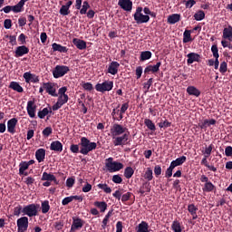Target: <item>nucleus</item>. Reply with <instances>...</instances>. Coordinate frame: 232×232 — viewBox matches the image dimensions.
Segmentation results:
<instances>
[{
  "label": "nucleus",
  "mask_w": 232,
  "mask_h": 232,
  "mask_svg": "<svg viewBox=\"0 0 232 232\" xmlns=\"http://www.w3.org/2000/svg\"><path fill=\"white\" fill-rule=\"evenodd\" d=\"M73 5V1H67L66 5H62L60 8L59 14L61 15H70V7Z\"/></svg>",
  "instance_id": "nucleus-19"
},
{
  "label": "nucleus",
  "mask_w": 232,
  "mask_h": 232,
  "mask_svg": "<svg viewBox=\"0 0 232 232\" xmlns=\"http://www.w3.org/2000/svg\"><path fill=\"white\" fill-rule=\"evenodd\" d=\"M205 18H206V13H204L203 10H198L194 14L195 21H203V19H205Z\"/></svg>",
  "instance_id": "nucleus-41"
},
{
  "label": "nucleus",
  "mask_w": 232,
  "mask_h": 232,
  "mask_svg": "<svg viewBox=\"0 0 232 232\" xmlns=\"http://www.w3.org/2000/svg\"><path fill=\"white\" fill-rule=\"evenodd\" d=\"M126 131H128V128L119 123H114L112 128L111 129V137H119L126 133Z\"/></svg>",
  "instance_id": "nucleus-7"
},
{
  "label": "nucleus",
  "mask_w": 232,
  "mask_h": 232,
  "mask_svg": "<svg viewBox=\"0 0 232 232\" xmlns=\"http://www.w3.org/2000/svg\"><path fill=\"white\" fill-rule=\"evenodd\" d=\"M89 8H90V4L88 3V1H84L82 3V9L80 10L81 15H85V14L88 13Z\"/></svg>",
  "instance_id": "nucleus-45"
},
{
  "label": "nucleus",
  "mask_w": 232,
  "mask_h": 232,
  "mask_svg": "<svg viewBox=\"0 0 232 232\" xmlns=\"http://www.w3.org/2000/svg\"><path fill=\"white\" fill-rule=\"evenodd\" d=\"M28 0H20L15 5H12L14 14H20L24 9V3Z\"/></svg>",
  "instance_id": "nucleus-23"
},
{
  "label": "nucleus",
  "mask_w": 232,
  "mask_h": 232,
  "mask_svg": "<svg viewBox=\"0 0 232 232\" xmlns=\"http://www.w3.org/2000/svg\"><path fill=\"white\" fill-rule=\"evenodd\" d=\"M38 209H39V205L30 204L23 208L22 213H24V215H27V217H30V218L37 217Z\"/></svg>",
  "instance_id": "nucleus-5"
},
{
  "label": "nucleus",
  "mask_w": 232,
  "mask_h": 232,
  "mask_svg": "<svg viewBox=\"0 0 232 232\" xmlns=\"http://www.w3.org/2000/svg\"><path fill=\"white\" fill-rule=\"evenodd\" d=\"M105 168L110 173H115V171H121L124 165L121 162L113 161V158H108L105 160Z\"/></svg>",
  "instance_id": "nucleus-2"
},
{
  "label": "nucleus",
  "mask_w": 232,
  "mask_h": 232,
  "mask_svg": "<svg viewBox=\"0 0 232 232\" xmlns=\"http://www.w3.org/2000/svg\"><path fill=\"white\" fill-rule=\"evenodd\" d=\"M191 41H193V38H191V30H185V32L183 33L184 44L191 43Z\"/></svg>",
  "instance_id": "nucleus-38"
},
{
  "label": "nucleus",
  "mask_w": 232,
  "mask_h": 232,
  "mask_svg": "<svg viewBox=\"0 0 232 232\" xmlns=\"http://www.w3.org/2000/svg\"><path fill=\"white\" fill-rule=\"evenodd\" d=\"M68 72H70V67L66 65H56L53 70V77L54 79H61V77H64Z\"/></svg>",
  "instance_id": "nucleus-4"
},
{
  "label": "nucleus",
  "mask_w": 232,
  "mask_h": 232,
  "mask_svg": "<svg viewBox=\"0 0 232 232\" xmlns=\"http://www.w3.org/2000/svg\"><path fill=\"white\" fill-rule=\"evenodd\" d=\"M187 57L188 64H193V63H200V54L197 53H189L188 54H187Z\"/></svg>",
  "instance_id": "nucleus-17"
},
{
  "label": "nucleus",
  "mask_w": 232,
  "mask_h": 232,
  "mask_svg": "<svg viewBox=\"0 0 232 232\" xmlns=\"http://www.w3.org/2000/svg\"><path fill=\"white\" fill-rule=\"evenodd\" d=\"M17 122H18V121L16 118H13L7 121L8 133H12V135H14V133H15V127L17 126Z\"/></svg>",
  "instance_id": "nucleus-20"
},
{
  "label": "nucleus",
  "mask_w": 232,
  "mask_h": 232,
  "mask_svg": "<svg viewBox=\"0 0 232 232\" xmlns=\"http://www.w3.org/2000/svg\"><path fill=\"white\" fill-rule=\"evenodd\" d=\"M213 144H210L208 147L205 148V150H202L204 157H210L211 152L213 151Z\"/></svg>",
  "instance_id": "nucleus-48"
},
{
  "label": "nucleus",
  "mask_w": 232,
  "mask_h": 232,
  "mask_svg": "<svg viewBox=\"0 0 232 232\" xmlns=\"http://www.w3.org/2000/svg\"><path fill=\"white\" fill-rule=\"evenodd\" d=\"M72 44L78 48V50H86V42L79 38L72 39Z\"/></svg>",
  "instance_id": "nucleus-25"
},
{
  "label": "nucleus",
  "mask_w": 232,
  "mask_h": 232,
  "mask_svg": "<svg viewBox=\"0 0 232 232\" xmlns=\"http://www.w3.org/2000/svg\"><path fill=\"white\" fill-rule=\"evenodd\" d=\"M134 21L137 24H144L150 23V15L142 14V7L139 6L133 14Z\"/></svg>",
  "instance_id": "nucleus-3"
},
{
  "label": "nucleus",
  "mask_w": 232,
  "mask_h": 232,
  "mask_svg": "<svg viewBox=\"0 0 232 232\" xmlns=\"http://www.w3.org/2000/svg\"><path fill=\"white\" fill-rule=\"evenodd\" d=\"M45 158H46V150L38 149L35 151V159L38 162H44Z\"/></svg>",
  "instance_id": "nucleus-24"
},
{
  "label": "nucleus",
  "mask_w": 232,
  "mask_h": 232,
  "mask_svg": "<svg viewBox=\"0 0 232 232\" xmlns=\"http://www.w3.org/2000/svg\"><path fill=\"white\" fill-rule=\"evenodd\" d=\"M187 93L194 97H200L201 92L200 90H198L197 87L190 85L187 88Z\"/></svg>",
  "instance_id": "nucleus-29"
},
{
  "label": "nucleus",
  "mask_w": 232,
  "mask_h": 232,
  "mask_svg": "<svg viewBox=\"0 0 232 232\" xmlns=\"http://www.w3.org/2000/svg\"><path fill=\"white\" fill-rule=\"evenodd\" d=\"M183 3H185L186 8H193L197 5V1L195 0H184Z\"/></svg>",
  "instance_id": "nucleus-57"
},
{
  "label": "nucleus",
  "mask_w": 232,
  "mask_h": 232,
  "mask_svg": "<svg viewBox=\"0 0 232 232\" xmlns=\"http://www.w3.org/2000/svg\"><path fill=\"white\" fill-rule=\"evenodd\" d=\"M111 180L114 184H122V178L121 175H113Z\"/></svg>",
  "instance_id": "nucleus-59"
},
{
  "label": "nucleus",
  "mask_w": 232,
  "mask_h": 232,
  "mask_svg": "<svg viewBox=\"0 0 232 232\" xmlns=\"http://www.w3.org/2000/svg\"><path fill=\"white\" fill-rule=\"evenodd\" d=\"M216 188L215 185H213V183L211 181H208L207 183H205L202 190L205 193H211V191H213Z\"/></svg>",
  "instance_id": "nucleus-39"
},
{
  "label": "nucleus",
  "mask_w": 232,
  "mask_h": 232,
  "mask_svg": "<svg viewBox=\"0 0 232 232\" xmlns=\"http://www.w3.org/2000/svg\"><path fill=\"white\" fill-rule=\"evenodd\" d=\"M30 168L29 165H27L26 161H21L19 163V175H24V177H28V172H26V169Z\"/></svg>",
  "instance_id": "nucleus-28"
},
{
  "label": "nucleus",
  "mask_w": 232,
  "mask_h": 232,
  "mask_svg": "<svg viewBox=\"0 0 232 232\" xmlns=\"http://www.w3.org/2000/svg\"><path fill=\"white\" fill-rule=\"evenodd\" d=\"M144 124L148 128V130H150V131H156L157 130V127L155 126V123H153V121H151L150 119H145L144 120Z\"/></svg>",
  "instance_id": "nucleus-37"
},
{
  "label": "nucleus",
  "mask_w": 232,
  "mask_h": 232,
  "mask_svg": "<svg viewBox=\"0 0 232 232\" xmlns=\"http://www.w3.org/2000/svg\"><path fill=\"white\" fill-rule=\"evenodd\" d=\"M186 160H188V158H186V156H181L175 160H172L170 162V166H173L174 168H177V166H182Z\"/></svg>",
  "instance_id": "nucleus-32"
},
{
  "label": "nucleus",
  "mask_w": 232,
  "mask_h": 232,
  "mask_svg": "<svg viewBox=\"0 0 232 232\" xmlns=\"http://www.w3.org/2000/svg\"><path fill=\"white\" fill-rule=\"evenodd\" d=\"M68 99H69L68 95H63L58 97V101L63 106H64V104L68 102Z\"/></svg>",
  "instance_id": "nucleus-63"
},
{
  "label": "nucleus",
  "mask_w": 232,
  "mask_h": 232,
  "mask_svg": "<svg viewBox=\"0 0 232 232\" xmlns=\"http://www.w3.org/2000/svg\"><path fill=\"white\" fill-rule=\"evenodd\" d=\"M171 229L174 232H182V227L180 226V222L179 220L175 219L172 222Z\"/></svg>",
  "instance_id": "nucleus-40"
},
{
  "label": "nucleus",
  "mask_w": 232,
  "mask_h": 232,
  "mask_svg": "<svg viewBox=\"0 0 232 232\" xmlns=\"http://www.w3.org/2000/svg\"><path fill=\"white\" fill-rule=\"evenodd\" d=\"M52 49H53V52H60V53H68V49L66 46H63L57 43H53L52 44Z\"/></svg>",
  "instance_id": "nucleus-26"
},
{
  "label": "nucleus",
  "mask_w": 232,
  "mask_h": 232,
  "mask_svg": "<svg viewBox=\"0 0 232 232\" xmlns=\"http://www.w3.org/2000/svg\"><path fill=\"white\" fill-rule=\"evenodd\" d=\"M231 34H232V26L228 25L227 27H225L223 30V39L229 37Z\"/></svg>",
  "instance_id": "nucleus-47"
},
{
  "label": "nucleus",
  "mask_w": 232,
  "mask_h": 232,
  "mask_svg": "<svg viewBox=\"0 0 232 232\" xmlns=\"http://www.w3.org/2000/svg\"><path fill=\"white\" fill-rule=\"evenodd\" d=\"M41 180H46L50 182H54V184H59V181L57 180V178L53 174H50L48 172H44L42 175Z\"/></svg>",
  "instance_id": "nucleus-22"
},
{
  "label": "nucleus",
  "mask_w": 232,
  "mask_h": 232,
  "mask_svg": "<svg viewBox=\"0 0 232 232\" xmlns=\"http://www.w3.org/2000/svg\"><path fill=\"white\" fill-rule=\"evenodd\" d=\"M159 128H160L162 130V128L164 130H166V128H169L171 126V122L168 121V120H165L164 121H160V123H158Z\"/></svg>",
  "instance_id": "nucleus-56"
},
{
  "label": "nucleus",
  "mask_w": 232,
  "mask_h": 232,
  "mask_svg": "<svg viewBox=\"0 0 232 232\" xmlns=\"http://www.w3.org/2000/svg\"><path fill=\"white\" fill-rule=\"evenodd\" d=\"M130 139V132H125L122 136H112V143L114 146H124Z\"/></svg>",
  "instance_id": "nucleus-8"
},
{
  "label": "nucleus",
  "mask_w": 232,
  "mask_h": 232,
  "mask_svg": "<svg viewBox=\"0 0 232 232\" xmlns=\"http://www.w3.org/2000/svg\"><path fill=\"white\" fill-rule=\"evenodd\" d=\"M150 191H151V185L150 182L146 181L140 188L139 193H140V195H144V193H150Z\"/></svg>",
  "instance_id": "nucleus-34"
},
{
  "label": "nucleus",
  "mask_w": 232,
  "mask_h": 232,
  "mask_svg": "<svg viewBox=\"0 0 232 232\" xmlns=\"http://www.w3.org/2000/svg\"><path fill=\"white\" fill-rule=\"evenodd\" d=\"M53 227L56 229V231H61V229H63V227H64V222H63V221H56L53 224Z\"/></svg>",
  "instance_id": "nucleus-60"
},
{
  "label": "nucleus",
  "mask_w": 232,
  "mask_h": 232,
  "mask_svg": "<svg viewBox=\"0 0 232 232\" xmlns=\"http://www.w3.org/2000/svg\"><path fill=\"white\" fill-rule=\"evenodd\" d=\"M93 206H95V208H98L101 213H104V211L108 209V204L106 203V201H95L93 203Z\"/></svg>",
  "instance_id": "nucleus-31"
},
{
  "label": "nucleus",
  "mask_w": 232,
  "mask_h": 232,
  "mask_svg": "<svg viewBox=\"0 0 232 232\" xmlns=\"http://www.w3.org/2000/svg\"><path fill=\"white\" fill-rule=\"evenodd\" d=\"M173 169H175V168L169 165V167L167 169L165 172L166 179H171V177H173Z\"/></svg>",
  "instance_id": "nucleus-54"
},
{
  "label": "nucleus",
  "mask_w": 232,
  "mask_h": 232,
  "mask_svg": "<svg viewBox=\"0 0 232 232\" xmlns=\"http://www.w3.org/2000/svg\"><path fill=\"white\" fill-rule=\"evenodd\" d=\"M79 146H81V145L80 144H72L70 146V151L74 154L81 153V150H79Z\"/></svg>",
  "instance_id": "nucleus-55"
},
{
  "label": "nucleus",
  "mask_w": 232,
  "mask_h": 232,
  "mask_svg": "<svg viewBox=\"0 0 232 232\" xmlns=\"http://www.w3.org/2000/svg\"><path fill=\"white\" fill-rule=\"evenodd\" d=\"M153 55L150 51H143L140 53V61L144 63V61L150 60V58Z\"/></svg>",
  "instance_id": "nucleus-36"
},
{
  "label": "nucleus",
  "mask_w": 232,
  "mask_h": 232,
  "mask_svg": "<svg viewBox=\"0 0 232 232\" xmlns=\"http://www.w3.org/2000/svg\"><path fill=\"white\" fill-rule=\"evenodd\" d=\"M133 193L131 192H127L126 194H123L121 196V202H128V200H130V198H131Z\"/></svg>",
  "instance_id": "nucleus-62"
},
{
  "label": "nucleus",
  "mask_w": 232,
  "mask_h": 232,
  "mask_svg": "<svg viewBox=\"0 0 232 232\" xmlns=\"http://www.w3.org/2000/svg\"><path fill=\"white\" fill-rule=\"evenodd\" d=\"M44 88L48 95H51L52 97H59V94H57V89L55 88V83L50 82H44Z\"/></svg>",
  "instance_id": "nucleus-10"
},
{
  "label": "nucleus",
  "mask_w": 232,
  "mask_h": 232,
  "mask_svg": "<svg viewBox=\"0 0 232 232\" xmlns=\"http://www.w3.org/2000/svg\"><path fill=\"white\" fill-rule=\"evenodd\" d=\"M225 155H226V157H232V147L231 146L226 147Z\"/></svg>",
  "instance_id": "nucleus-64"
},
{
  "label": "nucleus",
  "mask_w": 232,
  "mask_h": 232,
  "mask_svg": "<svg viewBox=\"0 0 232 232\" xmlns=\"http://www.w3.org/2000/svg\"><path fill=\"white\" fill-rule=\"evenodd\" d=\"M118 5L125 12H131L133 10V2L131 0H119Z\"/></svg>",
  "instance_id": "nucleus-12"
},
{
  "label": "nucleus",
  "mask_w": 232,
  "mask_h": 232,
  "mask_svg": "<svg viewBox=\"0 0 232 232\" xmlns=\"http://www.w3.org/2000/svg\"><path fill=\"white\" fill-rule=\"evenodd\" d=\"M143 177L145 180H148V182L153 180V170L151 169V168H147V170L145 171Z\"/></svg>",
  "instance_id": "nucleus-42"
},
{
  "label": "nucleus",
  "mask_w": 232,
  "mask_h": 232,
  "mask_svg": "<svg viewBox=\"0 0 232 232\" xmlns=\"http://www.w3.org/2000/svg\"><path fill=\"white\" fill-rule=\"evenodd\" d=\"M52 133H53V129H52V127H46L43 131H42V135H44V137L48 138L49 135H52Z\"/></svg>",
  "instance_id": "nucleus-52"
},
{
  "label": "nucleus",
  "mask_w": 232,
  "mask_h": 232,
  "mask_svg": "<svg viewBox=\"0 0 232 232\" xmlns=\"http://www.w3.org/2000/svg\"><path fill=\"white\" fill-rule=\"evenodd\" d=\"M180 21V14H172L168 16L167 22L169 24H176V23H179Z\"/></svg>",
  "instance_id": "nucleus-33"
},
{
  "label": "nucleus",
  "mask_w": 232,
  "mask_h": 232,
  "mask_svg": "<svg viewBox=\"0 0 232 232\" xmlns=\"http://www.w3.org/2000/svg\"><path fill=\"white\" fill-rule=\"evenodd\" d=\"M188 211L190 215H194L195 213H197L198 211V208H197V206H195V204H188Z\"/></svg>",
  "instance_id": "nucleus-49"
},
{
  "label": "nucleus",
  "mask_w": 232,
  "mask_h": 232,
  "mask_svg": "<svg viewBox=\"0 0 232 232\" xmlns=\"http://www.w3.org/2000/svg\"><path fill=\"white\" fill-rule=\"evenodd\" d=\"M48 211H50V201L44 200V202H42V213H44V215H46Z\"/></svg>",
  "instance_id": "nucleus-44"
},
{
  "label": "nucleus",
  "mask_w": 232,
  "mask_h": 232,
  "mask_svg": "<svg viewBox=\"0 0 232 232\" xmlns=\"http://www.w3.org/2000/svg\"><path fill=\"white\" fill-rule=\"evenodd\" d=\"M48 113H50V110H48V108H44L42 111H38V117L39 119H44Z\"/></svg>",
  "instance_id": "nucleus-50"
},
{
  "label": "nucleus",
  "mask_w": 232,
  "mask_h": 232,
  "mask_svg": "<svg viewBox=\"0 0 232 232\" xmlns=\"http://www.w3.org/2000/svg\"><path fill=\"white\" fill-rule=\"evenodd\" d=\"M9 88L11 90H14V92H17L18 93H23L24 92V89H23V86L19 84L17 82H11L9 84Z\"/></svg>",
  "instance_id": "nucleus-30"
},
{
  "label": "nucleus",
  "mask_w": 232,
  "mask_h": 232,
  "mask_svg": "<svg viewBox=\"0 0 232 232\" xmlns=\"http://www.w3.org/2000/svg\"><path fill=\"white\" fill-rule=\"evenodd\" d=\"M27 53H30V49L26 45H20L14 51V57H23Z\"/></svg>",
  "instance_id": "nucleus-15"
},
{
  "label": "nucleus",
  "mask_w": 232,
  "mask_h": 232,
  "mask_svg": "<svg viewBox=\"0 0 232 232\" xmlns=\"http://www.w3.org/2000/svg\"><path fill=\"white\" fill-rule=\"evenodd\" d=\"M215 124H217V120L215 119H211V120H204L203 121L199 122L198 124V128H200V130H207L208 128H209V126H215Z\"/></svg>",
  "instance_id": "nucleus-16"
},
{
  "label": "nucleus",
  "mask_w": 232,
  "mask_h": 232,
  "mask_svg": "<svg viewBox=\"0 0 232 232\" xmlns=\"http://www.w3.org/2000/svg\"><path fill=\"white\" fill-rule=\"evenodd\" d=\"M151 84H153V78H150L147 82L144 83L143 88L146 90L145 93L150 92V88H151Z\"/></svg>",
  "instance_id": "nucleus-53"
},
{
  "label": "nucleus",
  "mask_w": 232,
  "mask_h": 232,
  "mask_svg": "<svg viewBox=\"0 0 232 232\" xmlns=\"http://www.w3.org/2000/svg\"><path fill=\"white\" fill-rule=\"evenodd\" d=\"M97 188H99V189H102L104 193H111V188H110L108 184L100 183L97 185Z\"/></svg>",
  "instance_id": "nucleus-46"
},
{
  "label": "nucleus",
  "mask_w": 232,
  "mask_h": 232,
  "mask_svg": "<svg viewBox=\"0 0 232 232\" xmlns=\"http://www.w3.org/2000/svg\"><path fill=\"white\" fill-rule=\"evenodd\" d=\"M120 66L121 63H119L118 62H111L109 64L108 73H111V75H117V73H119Z\"/></svg>",
  "instance_id": "nucleus-18"
},
{
  "label": "nucleus",
  "mask_w": 232,
  "mask_h": 232,
  "mask_svg": "<svg viewBox=\"0 0 232 232\" xmlns=\"http://www.w3.org/2000/svg\"><path fill=\"white\" fill-rule=\"evenodd\" d=\"M160 66H162V63L158 62L155 65H148L145 70L144 73L146 75H150V73H157L160 70Z\"/></svg>",
  "instance_id": "nucleus-14"
},
{
  "label": "nucleus",
  "mask_w": 232,
  "mask_h": 232,
  "mask_svg": "<svg viewBox=\"0 0 232 232\" xmlns=\"http://www.w3.org/2000/svg\"><path fill=\"white\" fill-rule=\"evenodd\" d=\"M51 151L61 153L63 151V143L59 140H54L50 145Z\"/></svg>",
  "instance_id": "nucleus-21"
},
{
  "label": "nucleus",
  "mask_w": 232,
  "mask_h": 232,
  "mask_svg": "<svg viewBox=\"0 0 232 232\" xmlns=\"http://www.w3.org/2000/svg\"><path fill=\"white\" fill-rule=\"evenodd\" d=\"M82 226H84V220L81 218H73L72 224L71 226V232L79 231V229L82 228Z\"/></svg>",
  "instance_id": "nucleus-11"
},
{
  "label": "nucleus",
  "mask_w": 232,
  "mask_h": 232,
  "mask_svg": "<svg viewBox=\"0 0 232 232\" xmlns=\"http://www.w3.org/2000/svg\"><path fill=\"white\" fill-rule=\"evenodd\" d=\"M136 232H150V225H148V222L141 221L137 227H136Z\"/></svg>",
  "instance_id": "nucleus-27"
},
{
  "label": "nucleus",
  "mask_w": 232,
  "mask_h": 232,
  "mask_svg": "<svg viewBox=\"0 0 232 232\" xmlns=\"http://www.w3.org/2000/svg\"><path fill=\"white\" fill-rule=\"evenodd\" d=\"M209 157H206L204 156L200 164L201 166H205L206 168H208L209 169V171H214V172H217V168L213 165H209V162H208V159Z\"/></svg>",
  "instance_id": "nucleus-35"
},
{
  "label": "nucleus",
  "mask_w": 232,
  "mask_h": 232,
  "mask_svg": "<svg viewBox=\"0 0 232 232\" xmlns=\"http://www.w3.org/2000/svg\"><path fill=\"white\" fill-rule=\"evenodd\" d=\"M27 113L31 119H35V111L37 110V105L35 104V102L29 101L27 102Z\"/></svg>",
  "instance_id": "nucleus-13"
},
{
  "label": "nucleus",
  "mask_w": 232,
  "mask_h": 232,
  "mask_svg": "<svg viewBox=\"0 0 232 232\" xmlns=\"http://www.w3.org/2000/svg\"><path fill=\"white\" fill-rule=\"evenodd\" d=\"M133 173H135V170H133V168L127 167L124 169V177L125 179H131L133 177Z\"/></svg>",
  "instance_id": "nucleus-43"
},
{
  "label": "nucleus",
  "mask_w": 232,
  "mask_h": 232,
  "mask_svg": "<svg viewBox=\"0 0 232 232\" xmlns=\"http://www.w3.org/2000/svg\"><path fill=\"white\" fill-rule=\"evenodd\" d=\"M219 72L224 75L227 72V63L222 62L219 66Z\"/></svg>",
  "instance_id": "nucleus-58"
},
{
  "label": "nucleus",
  "mask_w": 232,
  "mask_h": 232,
  "mask_svg": "<svg viewBox=\"0 0 232 232\" xmlns=\"http://www.w3.org/2000/svg\"><path fill=\"white\" fill-rule=\"evenodd\" d=\"M79 145L80 153H82V155H88L90 151L97 150V143L90 141V140L86 137L81 138Z\"/></svg>",
  "instance_id": "nucleus-1"
},
{
  "label": "nucleus",
  "mask_w": 232,
  "mask_h": 232,
  "mask_svg": "<svg viewBox=\"0 0 232 232\" xmlns=\"http://www.w3.org/2000/svg\"><path fill=\"white\" fill-rule=\"evenodd\" d=\"M211 52L215 59H218V57H220V55L218 54V46L217 44H213L211 46Z\"/></svg>",
  "instance_id": "nucleus-51"
},
{
  "label": "nucleus",
  "mask_w": 232,
  "mask_h": 232,
  "mask_svg": "<svg viewBox=\"0 0 232 232\" xmlns=\"http://www.w3.org/2000/svg\"><path fill=\"white\" fill-rule=\"evenodd\" d=\"M91 189H92V184H90L88 181H85V185L82 187V191L83 193H90Z\"/></svg>",
  "instance_id": "nucleus-61"
},
{
  "label": "nucleus",
  "mask_w": 232,
  "mask_h": 232,
  "mask_svg": "<svg viewBox=\"0 0 232 232\" xmlns=\"http://www.w3.org/2000/svg\"><path fill=\"white\" fill-rule=\"evenodd\" d=\"M95 90L101 93L111 92V90H113V81H105L102 83H97L95 85Z\"/></svg>",
  "instance_id": "nucleus-6"
},
{
  "label": "nucleus",
  "mask_w": 232,
  "mask_h": 232,
  "mask_svg": "<svg viewBox=\"0 0 232 232\" xmlns=\"http://www.w3.org/2000/svg\"><path fill=\"white\" fill-rule=\"evenodd\" d=\"M17 231L18 232H26L28 231V218L22 217L16 221Z\"/></svg>",
  "instance_id": "nucleus-9"
}]
</instances>
